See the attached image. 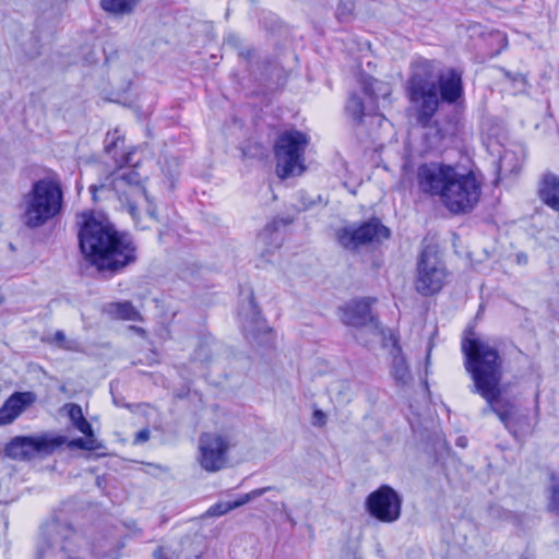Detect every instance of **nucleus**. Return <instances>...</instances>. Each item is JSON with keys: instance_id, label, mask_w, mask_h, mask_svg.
Here are the masks:
<instances>
[{"instance_id": "obj_34", "label": "nucleus", "mask_w": 559, "mask_h": 559, "mask_svg": "<svg viewBox=\"0 0 559 559\" xmlns=\"http://www.w3.org/2000/svg\"><path fill=\"white\" fill-rule=\"evenodd\" d=\"M300 202H301V210L307 211L312 207H314L318 204L323 203L322 197L318 194L317 197H312L306 192H300Z\"/></svg>"}, {"instance_id": "obj_6", "label": "nucleus", "mask_w": 559, "mask_h": 559, "mask_svg": "<svg viewBox=\"0 0 559 559\" xmlns=\"http://www.w3.org/2000/svg\"><path fill=\"white\" fill-rule=\"evenodd\" d=\"M22 223L38 228L56 218L63 209V190L59 179L45 177L32 183L20 204Z\"/></svg>"}, {"instance_id": "obj_32", "label": "nucleus", "mask_w": 559, "mask_h": 559, "mask_svg": "<svg viewBox=\"0 0 559 559\" xmlns=\"http://www.w3.org/2000/svg\"><path fill=\"white\" fill-rule=\"evenodd\" d=\"M355 10L354 0H340L335 16L341 23H346L353 16Z\"/></svg>"}, {"instance_id": "obj_9", "label": "nucleus", "mask_w": 559, "mask_h": 559, "mask_svg": "<svg viewBox=\"0 0 559 559\" xmlns=\"http://www.w3.org/2000/svg\"><path fill=\"white\" fill-rule=\"evenodd\" d=\"M480 193V182L473 173L460 174L456 170L441 202L453 214L467 213L478 203Z\"/></svg>"}, {"instance_id": "obj_24", "label": "nucleus", "mask_w": 559, "mask_h": 559, "mask_svg": "<svg viewBox=\"0 0 559 559\" xmlns=\"http://www.w3.org/2000/svg\"><path fill=\"white\" fill-rule=\"evenodd\" d=\"M525 153L523 147L516 146L513 148L504 150L499 160V173L503 176L516 175L520 173Z\"/></svg>"}, {"instance_id": "obj_21", "label": "nucleus", "mask_w": 559, "mask_h": 559, "mask_svg": "<svg viewBox=\"0 0 559 559\" xmlns=\"http://www.w3.org/2000/svg\"><path fill=\"white\" fill-rule=\"evenodd\" d=\"M293 222L294 217L292 215L275 216L258 235L259 241L274 249L280 248L283 241L280 231L282 228L289 226Z\"/></svg>"}, {"instance_id": "obj_36", "label": "nucleus", "mask_w": 559, "mask_h": 559, "mask_svg": "<svg viewBox=\"0 0 559 559\" xmlns=\"http://www.w3.org/2000/svg\"><path fill=\"white\" fill-rule=\"evenodd\" d=\"M325 423H326L325 414L320 409H316L312 415V424L314 426L322 427L325 425Z\"/></svg>"}, {"instance_id": "obj_27", "label": "nucleus", "mask_w": 559, "mask_h": 559, "mask_svg": "<svg viewBox=\"0 0 559 559\" xmlns=\"http://www.w3.org/2000/svg\"><path fill=\"white\" fill-rule=\"evenodd\" d=\"M68 415L74 427L84 436L94 433L93 427L83 416V412L80 405L70 404Z\"/></svg>"}, {"instance_id": "obj_18", "label": "nucleus", "mask_w": 559, "mask_h": 559, "mask_svg": "<svg viewBox=\"0 0 559 559\" xmlns=\"http://www.w3.org/2000/svg\"><path fill=\"white\" fill-rule=\"evenodd\" d=\"M431 63L433 61L429 60ZM435 67V64H432ZM436 91L439 104L460 105L464 100V86L462 72L455 68H450L437 76Z\"/></svg>"}, {"instance_id": "obj_2", "label": "nucleus", "mask_w": 559, "mask_h": 559, "mask_svg": "<svg viewBox=\"0 0 559 559\" xmlns=\"http://www.w3.org/2000/svg\"><path fill=\"white\" fill-rule=\"evenodd\" d=\"M406 94L415 105L417 124L425 129L423 144L426 151L443 150L447 141L455 135L457 121L455 118L432 120L439 109V98L433 81V66L428 59L419 58L412 63Z\"/></svg>"}, {"instance_id": "obj_31", "label": "nucleus", "mask_w": 559, "mask_h": 559, "mask_svg": "<svg viewBox=\"0 0 559 559\" xmlns=\"http://www.w3.org/2000/svg\"><path fill=\"white\" fill-rule=\"evenodd\" d=\"M68 445L69 449H81V450H88L94 451L103 448L100 442L95 438L94 433L85 436V438H75L72 440H67L64 443Z\"/></svg>"}, {"instance_id": "obj_43", "label": "nucleus", "mask_w": 559, "mask_h": 559, "mask_svg": "<svg viewBox=\"0 0 559 559\" xmlns=\"http://www.w3.org/2000/svg\"><path fill=\"white\" fill-rule=\"evenodd\" d=\"M114 403H115L116 405H119V399H117L115 395H114Z\"/></svg>"}, {"instance_id": "obj_40", "label": "nucleus", "mask_w": 559, "mask_h": 559, "mask_svg": "<svg viewBox=\"0 0 559 559\" xmlns=\"http://www.w3.org/2000/svg\"><path fill=\"white\" fill-rule=\"evenodd\" d=\"M516 261H518L519 264L525 265L527 263V261H528V258H527V255L524 252H519L516 254Z\"/></svg>"}, {"instance_id": "obj_33", "label": "nucleus", "mask_w": 559, "mask_h": 559, "mask_svg": "<svg viewBox=\"0 0 559 559\" xmlns=\"http://www.w3.org/2000/svg\"><path fill=\"white\" fill-rule=\"evenodd\" d=\"M548 510L559 514V480H554L549 488Z\"/></svg>"}, {"instance_id": "obj_8", "label": "nucleus", "mask_w": 559, "mask_h": 559, "mask_svg": "<svg viewBox=\"0 0 559 559\" xmlns=\"http://www.w3.org/2000/svg\"><path fill=\"white\" fill-rule=\"evenodd\" d=\"M391 230L382 224L379 217H370L359 224H350L340 228L336 231L338 245L353 253L360 250L361 247L371 243H382L390 239Z\"/></svg>"}, {"instance_id": "obj_39", "label": "nucleus", "mask_w": 559, "mask_h": 559, "mask_svg": "<svg viewBox=\"0 0 559 559\" xmlns=\"http://www.w3.org/2000/svg\"><path fill=\"white\" fill-rule=\"evenodd\" d=\"M128 211H129L130 215L132 216V218L135 221L138 217V214H139L136 205L133 203H130L128 206Z\"/></svg>"}, {"instance_id": "obj_42", "label": "nucleus", "mask_w": 559, "mask_h": 559, "mask_svg": "<svg viewBox=\"0 0 559 559\" xmlns=\"http://www.w3.org/2000/svg\"><path fill=\"white\" fill-rule=\"evenodd\" d=\"M467 443V440L464 438V437H460L456 441V444L460 445V447H465Z\"/></svg>"}, {"instance_id": "obj_3", "label": "nucleus", "mask_w": 559, "mask_h": 559, "mask_svg": "<svg viewBox=\"0 0 559 559\" xmlns=\"http://www.w3.org/2000/svg\"><path fill=\"white\" fill-rule=\"evenodd\" d=\"M461 348L465 358L464 367L473 380L471 391L487 402L483 415L495 413L509 428L513 406L500 401L503 358L495 346L480 337H464Z\"/></svg>"}, {"instance_id": "obj_19", "label": "nucleus", "mask_w": 559, "mask_h": 559, "mask_svg": "<svg viewBox=\"0 0 559 559\" xmlns=\"http://www.w3.org/2000/svg\"><path fill=\"white\" fill-rule=\"evenodd\" d=\"M381 84L380 81L368 78L362 82V93L368 97L369 103L366 105L362 97L358 93H350L345 105V112L355 124H360L367 112H371L376 108L378 94L374 85Z\"/></svg>"}, {"instance_id": "obj_29", "label": "nucleus", "mask_w": 559, "mask_h": 559, "mask_svg": "<svg viewBox=\"0 0 559 559\" xmlns=\"http://www.w3.org/2000/svg\"><path fill=\"white\" fill-rule=\"evenodd\" d=\"M47 343L56 345L58 348L68 352H80L81 343L73 338H68L61 330L57 331L51 337L46 340Z\"/></svg>"}, {"instance_id": "obj_41", "label": "nucleus", "mask_w": 559, "mask_h": 559, "mask_svg": "<svg viewBox=\"0 0 559 559\" xmlns=\"http://www.w3.org/2000/svg\"><path fill=\"white\" fill-rule=\"evenodd\" d=\"M496 37L503 43V46L502 47H506L508 45V41H507V38L504 35H502L501 33H496Z\"/></svg>"}, {"instance_id": "obj_15", "label": "nucleus", "mask_w": 559, "mask_h": 559, "mask_svg": "<svg viewBox=\"0 0 559 559\" xmlns=\"http://www.w3.org/2000/svg\"><path fill=\"white\" fill-rule=\"evenodd\" d=\"M228 448V441L223 436L203 433L200 437L198 457L201 467L209 473L223 469L227 464Z\"/></svg>"}, {"instance_id": "obj_22", "label": "nucleus", "mask_w": 559, "mask_h": 559, "mask_svg": "<svg viewBox=\"0 0 559 559\" xmlns=\"http://www.w3.org/2000/svg\"><path fill=\"white\" fill-rule=\"evenodd\" d=\"M538 195L547 206L559 213V176L546 173L539 182Z\"/></svg>"}, {"instance_id": "obj_11", "label": "nucleus", "mask_w": 559, "mask_h": 559, "mask_svg": "<svg viewBox=\"0 0 559 559\" xmlns=\"http://www.w3.org/2000/svg\"><path fill=\"white\" fill-rule=\"evenodd\" d=\"M436 245L423 247L417 261L416 290L423 296H431L441 290L445 278V267L438 255Z\"/></svg>"}, {"instance_id": "obj_23", "label": "nucleus", "mask_w": 559, "mask_h": 559, "mask_svg": "<svg viewBox=\"0 0 559 559\" xmlns=\"http://www.w3.org/2000/svg\"><path fill=\"white\" fill-rule=\"evenodd\" d=\"M271 489H272V487L258 488V489L251 490L250 492L241 495L239 498H237L234 501H221V502H217L214 506H212L207 510L206 513L210 516H221V515H224L227 512H229V511H231L234 509H237V508H239V507L250 502L251 500H253V499H255L258 497H261L262 495H264L265 492L270 491Z\"/></svg>"}, {"instance_id": "obj_44", "label": "nucleus", "mask_w": 559, "mask_h": 559, "mask_svg": "<svg viewBox=\"0 0 559 559\" xmlns=\"http://www.w3.org/2000/svg\"><path fill=\"white\" fill-rule=\"evenodd\" d=\"M195 559H203V558H202V556L197 555V556H195Z\"/></svg>"}, {"instance_id": "obj_7", "label": "nucleus", "mask_w": 559, "mask_h": 559, "mask_svg": "<svg viewBox=\"0 0 559 559\" xmlns=\"http://www.w3.org/2000/svg\"><path fill=\"white\" fill-rule=\"evenodd\" d=\"M308 144V135L296 129L285 130L277 136L274 155L278 176L288 178L304 171V155Z\"/></svg>"}, {"instance_id": "obj_12", "label": "nucleus", "mask_w": 559, "mask_h": 559, "mask_svg": "<svg viewBox=\"0 0 559 559\" xmlns=\"http://www.w3.org/2000/svg\"><path fill=\"white\" fill-rule=\"evenodd\" d=\"M456 168L443 163H424L418 166L416 178L420 192L430 197L443 198L449 185L454 179Z\"/></svg>"}, {"instance_id": "obj_37", "label": "nucleus", "mask_w": 559, "mask_h": 559, "mask_svg": "<svg viewBox=\"0 0 559 559\" xmlns=\"http://www.w3.org/2000/svg\"><path fill=\"white\" fill-rule=\"evenodd\" d=\"M150 438V431L147 429L140 430L136 433L135 442H145Z\"/></svg>"}, {"instance_id": "obj_35", "label": "nucleus", "mask_w": 559, "mask_h": 559, "mask_svg": "<svg viewBox=\"0 0 559 559\" xmlns=\"http://www.w3.org/2000/svg\"><path fill=\"white\" fill-rule=\"evenodd\" d=\"M156 559H179V556L169 548H158L154 551Z\"/></svg>"}, {"instance_id": "obj_17", "label": "nucleus", "mask_w": 559, "mask_h": 559, "mask_svg": "<svg viewBox=\"0 0 559 559\" xmlns=\"http://www.w3.org/2000/svg\"><path fill=\"white\" fill-rule=\"evenodd\" d=\"M240 316L243 319V332L248 338L259 343V336L261 334L266 338V343H270L273 332L272 329L265 325L252 289L248 292V304L241 306Z\"/></svg>"}, {"instance_id": "obj_10", "label": "nucleus", "mask_w": 559, "mask_h": 559, "mask_svg": "<svg viewBox=\"0 0 559 559\" xmlns=\"http://www.w3.org/2000/svg\"><path fill=\"white\" fill-rule=\"evenodd\" d=\"M67 442V437L49 432L39 436H17L4 448L5 455L14 460H31L51 455Z\"/></svg>"}, {"instance_id": "obj_38", "label": "nucleus", "mask_w": 559, "mask_h": 559, "mask_svg": "<svg viewBox=\"0 0 559 559\" xmlns=\"http://www.w3.org/2000/svg\"><path fill=\"white\" fill-rule=\"evenodd\" d=\"M146 200L148 202V205H147V209H146V212H147L148 216L154 218V219H157V209H156V205L153 204L148 199H146Z\"/></svg>"}, {"instance_id": "obj_30", "label": "nucleus", "mask_w": 559, "mask_h": 559, "mask_svg": "<svg viewBox=\"0 0 559 559\" xmlns=\"http://www.w3.org/2000/svg\"><path fill=\"white\" fill-rule=\"evenodd\" d=\"M501 72L515 94H522L527 91L528 82L526 75L520 72H511L502 68Z\"/></svg>"}, {"instance_id": "obj_16", "label": "nucleus", "mask_w": 559, "mask_h": 559, "mask_svg": "<svg viewBox=\"0 0 559 559\" xmlns=\"http://www.w3.org/2000/svg\"><path fill=\"white\" fill-rule=\"evenodd\" d=\"M374 298L355 299L338 308L341 321L349 326H369L374 333H383L380 321L371 312Z\"/></svg>"}, {"instance_id": "obj_1", "label": "nucleus", "mask_w": 559, "mask_h": 559, "mask_svg": "<svg viewBox=\"0 0 559 559\" xmlns=\"http://www.w3.org/2000/svg\"><path fill=\"white\" fill-rule=\"evenodd\" d=\"M78 239L84 260L104 277L121 274L139 261L135 237L108 219L84 215Z\"/></svg>"}, {"instance_id": "obj_14", "label": "nucleus", "mask_w": 559, "mask_h": 559, "mask_svg": "<svg viewBox=\"0 0 559 559\" xmlns=\"http://www.w3.org/2000/svg\"><path fill=\"white\" fill-rule=\"evenodd\" d=\"M224 44L238 51V57L246 62L248 71L255 80H267L272 75L274 68L276 67L275 60L266 56H260L259 51L254 47H245L240 36L237 34H227L224 38Z\"/></svg>"}, {"instance_id": "obj_25", "label": "nucleus", "mask_w": 559, "mask_h": 559, "mask_svg": "<svg viewBox=\"0 0 559 559\" xmlns=\"http://www.w3.org/2000/svg\"><path fill=\"white\" fill-rule=\"evenodd\" d=\"M391 374L399 384L405 385L411 381V371L403 355L393 357Z\"/></svg>"}, {"instance_id": "obj_4", "label": "nucleus", "mask_w": 559, "mask_h": 559, "mask_svg": "<svg viewBox=\"0 0 559 559\" xmlns=\"http://www.w3.org/2000/svg\"><path fill=\"white\" fill-rule=\"evenodd\" d=\"M104 150L112 158L117 170L112 174L110 183L90 186L88 190L93 201L97 202L100 198H109L111 193H119L124 185L139 189L145 199H148L145 188L141 186L142 177L136 171V167L140 165V159H135L136 148L124 151V136L116 129L106 134Z\"/></svg>"}, {"instance_id": "obj_28", "label": "nucleus", "mask_w": 559, "mask_h": 559, "mask_svg": "<svg viewBox=\"0 0 559 559\" xmlns=\"http://www.w3.org/2000/svg\"><path fill=\"white\" fill-rule=\"evenodd\" d=\"M107 312L117 319L123 320H134L138 316L136 309L130 301L108 304Z\"/></svg>"}, {"instance_id": "obj_5", "label": "nucleus", "mask_w": 559, "mask_h": 559, "mask_svg": "<svg viewBox=\"0 0 559 559\" xmlns=\"http://www.w3.org/2000/svg\"><path fill=\"white\" fill-rule=\"evenodd\" d=\"M90 544L70 522L53 518L43 526L35 559H86Z\"/></svg>"}, {"instance_id": "obj_26", "label": "nucleus", "mask_w": 559, "mask_h": 559, "mask_svg": "<svg viewBox=\"0 0 559 559\" xmlns=\"http://www.w3.org/2000/svg\"><path fill=\"white\" fill-rule=\"evenodd\" d=\"M138 0H102L100 7L103 10L114 14H130Z\"/></svg>"}, {"instance_id": "obj_13", "label": "nucleus", "mask_w": 559, "mask_h": 559, "mask_svg": "<svg viewBox=\"0 0 559 559\" xmlns=\"http://www.w3.org/2000/svg\"><path fill=\"white\" fill-rule=\"evenodd\" d=\"M368 513L380 522L392 523L400 519L402 498L389 485H381L368 495L366 502Z\"/></svg>"}, {"instance_id": "obj_20", "label": "nucleus", "mask_w": 559, "mask_h": 559, "mask_svg": "<svg viewBox=\"0 0 559 559\" xmlns=\"http://www.w3.org/2000/svg\"><path fill=\"white\" fill-rule=\"evenodd\" d=\"M34 401L32 392L13 393L0 408V425L11 424Z\"/></svg>"}]
</instances>
